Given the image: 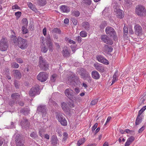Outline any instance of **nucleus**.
Returning <instances> with one entry per match:
<instances>
[{"label":"nucleus","instance_id":"f257e3e1","mask_svg":"<svg viewBox=\"0 0 146 146\" xmlns=\"http://www.w3.org/2000/svg\"><path fill=\"white\" fill-rule=\"evenodd\" d=\"M66 83L69 85H74L79 82V78L75 74H71L68 75Z\"/></svg>","mask_w":146,"mask_h":146},{"label":"nucleus","instance_id":"f03ea898","mask_svg":"<svg viewBox=\"0 0 146 146\" xmlns=\"http://www.w3.org/2000/svg\"><path fill=\"white\" fill-rule=\"evenodd\" d=\"M38 65L42 70L46 71L48 69L49 64L42 56H40L39 57Z\"/></svg>","mask_w":146,"mask_h":146},{"label":"nucleus","instance_id":"7ed1b4c3","mask_svg":"<svg viewBox=\"0 0 146 146\" xmlns=\"http://www.w3.org/2000/svg\"><path fill=\"white\" fill-rule=\"evenodd\" d=\"M135 12L136 14L140 17L146 16V9L145 7L141 5H138L136 7Z\"/></svg>","mask_w":146,"mask_h":146},{"label":"nucleus","instance_id":"20e7f679","mask_svg":"<svg viewBox=\"0 0 146 146\" xmlns=\"http://www.w3.org/2000/svg\"><path fill=\"white\" fill-rule=\"evenodd\" d=\"M47 109L46 106L44 105H40L37 108V112L39 113L42 114V117L45 119H46L47 117L46 116Z\"/></svg>","mask_w":146,"mask_h":146},{"label":"nucleus","instance_id":"39448f33","mask_svg":"<svg viewBox=\"0 0 146 146\" xmlns=\"http://www.w3.org/2000/svg\"><path fill=\"white\" fill-rule=\"evenodd\" d=\"M17 45L21 49H25L28 46L27 41L26 39L18 37Z\"/></svg>","mask_w":146,"mask_h":146},{"label":"nucleus","instance_id":"423d86ee","mask_svg":"<svg viewBox=\"0 0 146 146\" xmlns=\"http://www.w3.org/2000/svg\"><path fill=\"white\" fill-rule=\"evenodd\" d=\"M8 41L7 39L3 37L0 43V49L2 51L6 50L8 47Z\"/></svg>","mask_w":146,"mask_h":146},{"label":"nucleus","instance_id":"0eeeda50","mask_svg":"<svg viewBox=\"0 0 146 146\" xmlns=\"http://www.w3.org/2000/svg\"><path fill=\"white\" fill-rule=\"evenodd\" d=\"M56 118L61 124L64 126H66L67 124V121L64 117L60 113H58Z\"/></svg>","mask_w":146,"mask_h":146},{"label":"nucleus","instance_id":"6e6552de","mask_svg":"<svg viewBox=\"0 0 146 146\" xmlns=\"http://www.w3.org/2000/svg\"><path fill=\"white\" fill-rule=\"evenodd\" d=\"M39 88L38 86L36 85L35 86L33 87L29 92V94L30 96L33 97L39 94Z\"/></svg>","mask_w":146,"mask_h":146},{"label":"nucleus","instance_id":"1a4fd4ad","mask_svg":"<svg viewBox=\"0 0 146 146\" xmlns=\"http://www.w3.org/2000/svg\"><path fill=\"white\" fill-rule=\"evenodd\" d=\"M48 75L47 74L44 72H40L37 76V78L38 80L41 82L45 81L47 79Z\"/></svg>","mask_w":146,"mask_h":146},{"label":"nucleus","instance_id":"9d476101","mask_svg":"<svg viewBox=\"0 0 146 146\" xmlns=\"http://www.w3.org/2000/svg\"><path fill=\"white\" fill-rule=\"evenodd\" d=\"M105 31L106 34L109 36L115 37L116 33L114 29L110 27H107Z\"/></svg>","mask_w":146,"mask_h":146},{"label":"nucleus","instance_id":"9b49d317","mask_svg":"<svg viewBox=\"0 0 146 146\" xmlns=\"http://www.w3.org/2000/svg\"><path fill=\"white\" fill-rule=\"evenodd\" d=\"M135 34L138 36H140L143 34V30L141 27L139 25H136L134 27Z\"/></svg>","mask_w":146,"mask_h":146},{"label":"nucleus","instance_id":"f8f14e48","mask_svg":"<svg viewBox=\"0 0 146 146\" xmlns=\"http://www.w3.org/2000/svg\"><path fill=\"white\" fill-rule=\"evenodd\" d=\"M101 38L104 42L108 44H112L113 42L106 35H103L101 36Z\"/></svg>","mask_w":146,"mask_h":146},{"label":"nucleus","instance_id":"ddd939ff","mask_svg":"<svg viewBox=\"0 0 146 146\" xmlns=\"http://www.w3.org/2000/svg\"><path fill=\"white\" fill-rule=\"evenodd\" d=\"M64 93L66 96L68 98L70 99L72 98L74 93L71 89L70 88H67L65 90Z\"/></svg>","mask_w":146,"mask_h":146},{"label":"nucleus","instance_id":"4468645a","mask_svg":"<svg viewBox=\"0 0 146 146\" xmlns=\"http://www.w3.org/2000/svg\"><path fill=\"white\" fill-rule=\"evenodd\" d=\"M21 124L22 127L27 128L29 127L30 123L27 119L23 118V119L21 122Z\"/></svg>","mask_w":146,"mask_h":146},{"label":"nucleus","instance_id":"2eb2a0df","mask_svg":"<svg viewBox=\"0 0 146 146\" xmlns=\"http://www.w3.org/2000/svg\"><path fill=\"white\" fill-rule=\"evenodd\" d=\"M114 11L117 18L121 19L124 17L123 12L121 10L118 9H115Z\"/></svg>","mask_w":146,"mask_h":146},{"label":"nucleus","instance_id":"dca6fc26","mask_svg":"<svg viewBox=\"0 0 146 146\" xmlns=\"http://www.w3.org/2000/svg\"><path fill=\"white\" fill-rule=\"evenodd\" d=\"M80 71L81 73L80 75L81 76L82 78L83 79H85V78L90 74L88 72L83 68L81 69Z\"/></svg>","mask_w":146,"mask_h":146},{"label":"nucleus","instance_id":"f3484780","mask_svg":"<svg viewBox=\"0 0 146 146\" xmlns=\"http://www.w3.org/2000/svg\"><path fill=\"white\" fill-rule=\"evenodd\" d=\"M96 59L98 61L104 64H109L108 61L101 55L97 56Z\"/></svg>","mask_w":146,"mask_h":146},{"label":"nucleus","instance_id":"a211bd4d","mask_svg":"<svg viewBox=\"0 0 146 146\" xmlns=\"http://www.w3.org/2000/svg\"><path fill=\"white\" fill-rule=\"evenodd\" d=\"M94 66L96 69L98 71L103 72L104 71V67L101 64H94Z\"/></svg>","mask_w":146,"mask_h":146},{"label":"nucleus","instance_id":"6ab92c4d","mask_svg":"<svg viewBox=\"0 0 146 146\" xmlns=\"http://www.w3.org/2000/svg\"><path fill=\"white\" fill-rule=\"evenodd\" d=\"M58 140L56 136L55 135L52 136L51 138V142L53 145H56L58 143Z\"/></svg>","mask_w":146,"mask_h":146},{"label":"nucleus","instance_id":"aec40b11","mask_svg":"<svg viewBox=\"0 0 146 146\" xmlns=\"http://www.w3.org/2000/svg\"><path fill=\"white\" fill-rule=\"evenodd\" d=\"M92 77L95 79H98L100 78L99 73L96 71H93L92 72Z\"/></svg>","mask_w":146,"mask_h":146},{"label":"nucleus","instance_id":"412c9836","mask_svg":"<svg viewBox=\"0 0 146 146\" xmlns=\"http://www.w3.org/2000/svg\"><path fill=\"white\" fill-rule=\"evenodd\" d=\"M11 96L13 100L17 102L20 98V95L18 93H14L12 94Z\"/></svg>","mask_w":146,"mask_h":146},{"label":"nucleus","instance_id":"4be33fe9","mask_svg":"<svg viewBox=\"0 0 146 146\" xmlns=\"http://www.w3.org/2000/svg\"><path fill=\"white\" fill-rule=\"evenodd\" d=\"M15 76L18 79H20L21 77V74L19 71L17 70H15L13 71Z\"/></svg>","mask_w":146,"mask_h":146},{"label":"nucleus","instance_id":"5701e85b","mask_svg":"<svg viewBox=\"0 0 146 146\" xmlns=\"http://www.w3.org/2000/svg\"><path fill=\"white\" fill-rule=\"evenodd\" d=\"M61 107L62 110L65 112H69V108H68L66 103L65 102L62 103L61 104Z\"/></svg>","mask_w":146,"mask_h":146},{"label":"nucleus","instance_id":"b1692460","mask_svg":"<svg viewBox=\"0 0 146 146\" xmlns=\"http://www.w3.org/2000/svg\"><path fill=\"white\" fill-rule=\"evenodd\" d=\"M82 27L83 29L87 31L89 30L90 27L89 24L88 22H84L82 24Z\"/></svg>","mask_w":146,"mask_h":146},{"label":"nucleus","instance_id":"393cba45","mask_svg":"<svg viewBox=\"0 0 146 146\" xmlns=\"http://www.w3.org/2000/svg\"><path fill=\"white\" fill-rule=\"evenodd\" d=\"M60 8L61 11L63 12L67 13L70 11L69 8L65 5H62Z\"/></svg>","mask_w":146,"mask_h":146},{"label":"nucleus","instance_id":"a878e982","mask_svg":"<svg viewBox=\"0 0 146 146\" xmlns=\"http://www.w3.org/2000/svg\"><path fill=\"white\" fill-rule=\"evenodd\" d=\"M29 110L27 108L22 109L20 111V112L22 113L23 115H27L29 113Z\"/></svg>","mask_w":146,"mask_h":146},{"label":"nucleus","instance_id":"bb28decb","mask_svg":"<svg viewBox=\"0 0 146 146\" xmlns=\"http://www.w3.org/2000/svg\"><path fill=\"white\" fill-rule=\"evenodd\" d=\"M103 49V51H106L109 52H111L113 50V48L111 46H109L106 45H105Z\"/></svg>","mask_w":146,"mask_h":146},{"label":"nucleus","instance_id":"cd10ccee","mask_svg":"<svg viewBox=\"0 0 146 146\" xmlns=\"http://www.w3.org/2000/svg\"><path fill=\"white\" fill-rule=\"evenodd\" d=\"M142 115H138L135 121V124L136 125H139L142 121Z\"/></svg>","mask_w":146,"mask_h":146},{"label":"nucleus","instance_id":"c85d7f7f","mask_svg":"<svg viewBox=\"0 0 146 146\" xmlns=\"http://www.w3.org/2000/svg\"><path fill=\"white\" fill-rule=\"evenodd\" d=\"M51 32L52 33H56L59 34L61 33V31L58 28H54L51 31Z\"/></svg>","mask_w":146,"mask_h":146},{"label":"nucleus","instance_id":"c756f323","mask_svg":"<svg viewBox=\"0 0 146 146\" xmlns=\"http://www.w3.org/2000/svg\"><path fill=\"white\" fill-rule=\"evenodd\" d=\"M62 54L63 56L65 57H68L70 56L69 51L67 49H64L63 50Z\"/></svg>","mask_w":146,"mask_h":146},{"label":"nucleus","instance_id":"7c9ffc66","mask_svg":"<svg viewBox=\"0 0 146 146\" xmlns=\"http://www.w3.org/2000/svg\"><path fill=\"white\" fill-rule=\"evenodd\" d=\"M42 44H42V47L41 48V50L42 52L45 53L47 51L48 49V47L46 46H45L43 42H42Z\"/></svg>","mask_w":146,"mask_h":146},{"label":"nucleus","instance_id":"2f4dec72","mask_svg":"<svg viewBox=\"0 0 146 146\" xmlns=\"http://www.w3.org/2000/svg\"><path fill=\"white\" fill-rule=\"evenodd\" d=\"M37 3L40 6L45 5L46 3V0H38Z\"/></svg>","mask_w":146,"mask_h":146},{"label":"nucleus","instance_id":"473e14b6","mask_svg":"<svg viewBox=\"0 0 146 146\" xmlns=\"http://www.w3.org/2000/svg\"><path fill=\"white\" fill-rule=\"evenodd\" d=\"M23 138L22 136L19 134H17L16 135L15 137V142H17L19 141H21L23 140Z\"/></svg>","mask_w":146,"mask_h":146},{"label":"nucleus","instance_id":"72a5a7b5","mask_svg":"<svg viewBox=\"0 0 146 146\" xmlns=\"http://www.w3.org/2000/svg\"><path fill=\"white\" fill-rule=\"evenodd\" d=\"M11 67L13 68H17L19 67V65L16 62H13L11 64Z\"/></svg>","mask_w":146,"mask_h":146},{"label":"nucleus","instance_id":"f704fd0d","mask_svg":"<svg viewBox=\"0 0 146 146\" xmlns=\"http://www.w3.org/2000/svg\"><path fill=\"white\" fill-rule=\"evenodd\" d=\"M83 2L85 5L89 6L91 4V1L90 0H83Z\"/></svg>","mask_w":146,"mask_h":146},{"label":"nucleus","instance_id":"c9c22d12","mask_svg":"<svg viewBox=\"0 0 146 146\" xmlns=\"http://www.w3.org/2000/svg\"><path fill=\"white\" fill-rule=\"evenodd\" d=\"M22 21L23 25V26L27 27L28 25V22L27 19L23 18L22 20Z\"/></svg>","mask_w":146,"mask_h":146},{"label":"nucleus","instance_id":"e433bc0d","mask_svg":"<svg viewBox=\"0 0 146 146\" xmlns=\"http://www.w3.org/2000/svg\"><path fill=\"white\" fill-rule=\"evenodd\" d=\"M72 15L74 16L78 17L80 15V13L78 11H74L72 12Z\"/></svg>","mask_w":146,"mask_h":146},{"label":"nucleus","instance_id":"4c0bfd02","mask_svg":"<svg viewBox=\"0 0 146 146\" xmlns=\"http://www.w3.org/2000/svg\"><path fill=\"white\" fill-rule=\"evenodd\" d=\"M57 78V75L56 74H53L51 77L50 81L52 82L55 81Z\"/></svg>","mask_w":146,"mask_h":146},{"label":"nucleus","instance_id":"58836bf2","mask_svg":"<svg viewBox=\"0 0 146 146\" xmlns=\"http://www.w3.org/2000/svg\"><path fill=\"white\" fill-rule=\"evenodd\" d=\"M85 141L84 138L81 139L78 141L77 145L78 146H80L83 144Z\"/></svg>","mask_w":146,"mask_h":146},{"label":"nucleus","instance_id":"ea45409f","mask_svg":"<svg viewBox=\"0 0 146 146\" xmlns=\"http://www.w3.org/2000/svg\"><path fill=\"white\" fill-rule=\"evenodd\" d=\"M132 0H125V3L127 6H130L132 5Z\"/></svg>","mask_w":146,"mask_h":146},{"label":"nucleus","instance_id":"a19ab883","mask_svg":"<svg viewBox=\"0 0 146 146\" xmlns=\"http://www.w3.org/2000/svg\"><path fill=\"white\" fill-rule=\"evenodd\" d=\"M15 143L16 146H25L24 145L23 140L15 142Z\"/></svg>","mask_w":146,"mask_h":146},{"label":"nucleus","instance_id":"79ce46f5","mask_svg":"<svg viewBox=\"0 0 146 146\" xmlns=\"http://www.w3.org/2000/svg\"><path fill=\"white\" fill-rule=\"evenodd\" d=\"M27 27L25 26H23L22 27V30L23 34H26L28 32V31L27 29Z\"/></svg>","mask_w":146,"mask_h":146},{"label":"nucleus","instance_id":"37998d69","mask_svg":"<svg viewBox=\"0 0 146 146\" xmlns=\"http://www.w3.org/2000/svg\"><path fill=\"white\" fill-rule=\"evenodd\" d=\"M107 25V23L106 22L104 21L100 25V27L101 29H103Z\"/></svg>","mask_w":146,"mask_h":146},{"label":"nucleus","instance_id":"c03bdc74","mask_svg":"<svg viewBox=\"0 0 146 146\" xmlns=\"http://www.w3.org/2000/svg\"><path fill=\"white\" fill-rule=\"evenodd\" d=\"M80 36L83 37H86L87 36V33L84 31H82L80 33Z\"/></svg>","mask_w":146,"mask_h":146},{"label":"nucleus","instance_id":"a18cd8bd","mask_svg":"<svg viewBox=\"0 0 146 146\" xmlns=\"http://www.w3.org/2000/svg\"><path fill=\"white\" fill-rule=\"evenodd\" d=\"M47 44L49 47L50 51H52L53 49L52 42L47 43Z\"/></svg>","mask_w":146,"mask_h":146},{"label":"nucleus","instance_id":"49530a36","mask_svg":"<svg viewBox=\"0 0 146 146\" xmlns=\"http://www.w3.org/2000/svg\"><path fill=\"white\" fill-rule=\"evenodd\" d=\"M31 137L33 139H35L36 138L37 136L36 134V133L35 132H33L30 134Z\"/></svg>","mask_w":146,"mask_h":146},{"label":"nucleus","instance_id":"de8ad7c7","mask_svg":"<svg viewBox=\"0 0 146 146\" xmlns=\"http://www.w3.org/2000/svg\"><path fill=\"white\" fill-rule=\"evenodd\" d=\"M146 109V106H145L143 107L139 111L138 115H141L142 113Z\"/></svg>","mask_w":146,"mask_h":146},{"label":"nucleus","instance_id":"09e8293b","mask_svg":"<svg viewBox=\"0 0 146 146\" xmlns=\"http://www.w3.org/2000/svg\"><path fill=\"white\" fill-rule=\"evenodd\" d=\"M135 140V138L133 136H131L129 138L127 139V141L131 143Z\"/></svg>","mask_w":146,"mask_h":146},{"label":"nucleus","instance_id":"8fccbe9b","mask_svg":"<svg viewBox=\"0 0 146 146\" xmlns=\"http://www.w3.org/2000/svg\"><path fill=\"white\" fill-rule=\"evenodd\" d=\"M86 79L89 83H90L92 81V78L90 76V75H89L88 76L84 79V80Z\"/></svg>","mask_w":146,"mask_h":146},{"label":"nucleus","instance_id":"3c124183","mask_svg":"<svg viewBox=\"0 0 146 146\" xmlns=\"http://www.w3.org/2000/svg\"><path fill=\"white\" fill-rule=\"evenodd\" d=\"M17 102L15 100H12L10 101L9 104V105L11 106H13Z\"/></svg>","mask_w":146,"mask_h":146},{"label":"nucleus","instance_id":"603ef678","mask_svg":"<svg viewBox=\"0 0 146 146\" xmlns=\"http://www.w3.org/2000/svg\"><path fill=\"white\" fill-rule=\"evenodd\" d=\"M9 69L7 68H6L5 69L4 71V75L5 76L8 75L10 74L9 72Z\"/></svg>","mask_w":146,"mask_h":146},{"label":"nucleus","instance_id":"864d4df0","mask_svg":"<svg viewBox=\"0 0 146 146\" xmlns=\"http://www.w3.org/2000/svg\"><path fill=\"white\" fill-rule=\"evenodd\" d=\"M98 102V99H96L92 100L91 103V104L92 105H94L96 104Z\"/></svg>","mask_w":146,"mask_h":146},{"label":"nucleus","instance_id":"5fc2aeb1","mask_svg":"<svg viewBox=\"0 0 146 146\" xmlns=\"http://www.w3.org/2000/svg\"><path fill=\"white\" fill-rule=\"evenodd\" d=\"M146 97L144 98H141L140 100V102L141 104H144L145 103V102L146 101Z\"/></svg>","mask_w":146,"mask_h":146},{"label":"nucleus","instance_id":"6e6d98bb","mask_svg":"<svg viewBox=\"0 0 146 146\" xmlns=\"http://www.w3.org/2000/svg\"><path fill=\"white\" fill-rule=\"evenodd\" d=\"M46 40L47 43L52 42L50 36V35H48V36H47L46 38Z\"/></svg>","mask_w":146,"mask_h":146},{"label":"nucleus","instance_id":"4d7b16f0","mask_svg":"<svg viewBox=\"0 0 146 146\" xmlns=\"http://www.w3.org/2000/svg\"><path fill=\"white\" fill-rule=\"evenodd\" d=\"M16 61L19 63H22L23 61L20 58H17L16 59Z\"/></svg>","mask_w":146,"mask_h":146},{"label":"nucleus","instance_id":"13d9d810","mask_svg":"<svg viewBox=\"0 0 146 146\" xmlns=\"http://www.w3.org/2000/svg\"><path fill=\"white\" fill-rule=\"evenodd\" d=\"M20 8L19 7L17 4H15L12 7V9H19Z\"/></svg>","mask_w":146,"mask_h":146},{"label":"nucleus","instance_id":"bf43d9fd","mask_svg":"<svg viewBox=\"0 0 146 146\" xmlns=\"http://www.w3.org/2000/svg\"><path fill=\"white\" fill-rule=\"evenodd\" d=\"M21 13L20 12H17L15 13V15L17 17L19 18L21 15Z\"/></svg>","mask_w":146,"mask_h":146},{"label":"nucleus","instance_id":"052dcab7","mask_svg":"<svg viewBox=\"0 0 146 146\" xmlns=\"http://www.w3.org/2000/svg\"><path fill=\"white\" fill-rule=\"evenodd\" d=\"M98 125V123H95L94 126L92 127V131H93L95 130L97 127Z\"/></svg>","mask_w":146,"mask_h":146},{"label":"nucleus","instance_id":"680f3d73","mask_svg":"<svg viewBox=\"0 0 146 146\" xmlns=\"http://www.w3.org/2000/svg\"><path fill=\"white\" fill-rule=\"evenodd\" d=\"M81 38L80 36L76 37V40L78 43H80L81 42Z\"/></svg>","mask_w":146,"mask_h":146},{"label":"nucleus","instance_id":"e2e57ef3","mask_svg":"<svg viewBox=\"0 0 146 146\" xmlns=\"http://www.w3.org/2000/svg\"><path fill=\"white\" fill-rule=\"evenodd\" d=\"M117 76H118V72L117 71H116L115 72L114 75L113 76V79H117Z\"/></svg>","mask_w":146,"mask_h":146},{"label":"nucleus","instance_id":"0e129e2a","mask_svg":"<svg viewBox=\"0 0 146 146\" xmlns=\"http://www.w3.org/2000/svg\"><path fill=\"white\" fill-rule=\"evenodd\" d=\"M72 22L74 25H76L77 24V20L75 19H72Z\"/></svg>","mask_w":146,"mask_h":146},{"label":"nucleus","instance_id":"69168bd1","mask_svg":"<svg viewBox=\"0 0 146 146\" xmlns=\"http://www.w3.org/2000/svg\"><path fill=\"white\" fill-rule=\"evenodd\" d=\"M14 85L16 88H18L19 87V82L17 81H15L14 82Z\"/></svg>","mask_w":146,"mask_h":146},{"label":"nucleus","instance_id":"338daca9","mask_svg":"<svg viewBox=\"0 0 146 146\" xmlns=\"http://www.w3.org/2000/svg\"><path fill=\"white\" fill-rule=\"evenodd\" d=\"M123 31L125 35L126 33L127 34L128 33V28L126 27H124L123 28Z\"/></svg>","mask_w":146,"mask_h":146},{"label":"nucleus","instance_id":"774afa93","mask_svg":"<svg viewBox=\"0 0 146 146\" xmlns=\"http://www.w3.org/2000/svg\"><path fill=\"white\" fill-rule=\"evenodd\" d=\"M15 127V123L12 122L11 123V125L10 127V128H12Z\"/></svg>","mask_w":146,"mask_h":146}]
</instances>
